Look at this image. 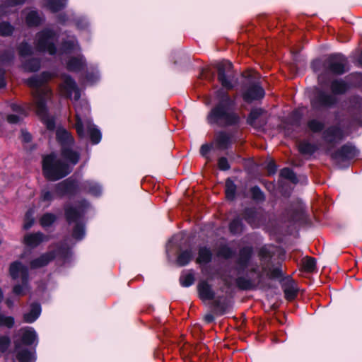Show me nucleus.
I'll list each match as a JSON object with an SVG mask.
<instances>
[{
	"label": "nucleus",
	"instance_id": "nucleus-1",
	"mask_svg": "<svg viewBox=\"0 0 362 362\" xmlns=\"http://www.w3.org/2000/svg\"><path fill=\"white\" fill-rule=\"evenodd\" d=\"M57 140L61 145V156L63 160L52 153L43 158L42 169L45 176L49 180H59L69 174L73 167L78 162L79 153L74 150V138L64 127H58Z\"/></svg>",
	"mask_w": 362,
	"mask_h": 362
},
{
	"label": "nucleus",
	"instance_id": "nucleus-2",
	"mask_svg": "<svg viewBox=\"0 0 362 362\" xmlns=\"http://www.w3.org/2000/svg\"><path fill=\"white\" fill-rule=\"evenodd\" d=\"M56 41V34L48 29L39 33L35 39L37 49L40 51L46 52L50 55L57 53L54 45ZM80 51V47L76 39L71 37L62 44L57 54L61 59L66 61V67L69 71L78 72L83 69L86 65L83 56L78 54Z\"/></svg>",
	"mask_w": 362,
	"mask_h": 362
},
{
	"label": "nucleus",
	"instance_id": "nucleus-3",
	"mask_svg": "<svg viewBox=\"0 0 362 362\" xmlns=\"http://www.w3.org/2000/svg\"><path fill=\"white\" fill-rule=\"evenodd\" d=\"M63 82L60 86L62 94L72 97L74 95V107L76 111V122L75 124L77 133L80 137H83L87 133L93 144H97L100 141L101 133L96 127L92 124L89 115L90 106L85 100H80V91L76 82L69 76L62 77Z\"/></svg>",
	"mask_w": 362,
	"mask_h": 362
},
{
	"label": "nucleus",
	"instance_id": "nucleus-4",
	"mask_svg": "<svg viewBox=\"0 0 362 362\" xmlns=\"http://www.w3.org/2000/svg\"><path fill=\"white\" fill-rule=\"evenodd\" d=\"M52 75L49 72H43L40 76H35L27 81L29 86L33 88V97L35 103V111L48 129H53L54 120L47 114L46 100L50 98V89L44 86V83L51 78Z\"/></svg>",
	"mask_w": 362,
	"mask_h": 362
},
{
	"label": "nucleus",
	"instance_id": "nucleus-5",
	"mask_svg": "<svg viewBox=\"0 0 362 362\" xmlns=\"http://www.w3.org/2000/svg\"><path fill=\"white\" fill-rule=\"evenodd\" d=\"M38 337L35 330L30 327L20 329L14 340L16 358L20 362H35V349Z\"/></svg>",
	"mask_w": 362,
	"mask_h": 362
},
{
	"label": "nucleus",
	"instance_id": "nucleus-6",
	"mask_svg": "<svg viewBox=\"0 0 362 362\" xmlns=\"http://www.w3.org/2000/svg\"><path fill=\"white\" fill-rule=\"evenodd\" d=\"M218 105L209 112L207 120L211 124L230 125L237 124L239 117L233 112V101L223 90L216 92Z\"/></svg>",
	"mask_w": 362,
	"mask_h": 362
},
{
	"label": "nucleus",
	"instance_id": "nucleus-7",
	"mask_svg": "<svg viewBox=\"0 0 362 362\" xmlns=\"http://www.w3.org/2000/svg\"><path fill=\"white\" fill-rule=\"evenodd\" d=\"M346 58L339 54H332L325 59H315L311 64L313 71L317 75L318 83L324 86L330 74H342L345 72Z\"/></svg>",
	"mask_w": 362,
	"mask_h": 362
},
{
	"label": "nucleus",
	"instance_id": "nucleus-8",
	"mask_svg": "<svg viewBox=\"0 0 362 362\" xmlns=\"http://www.w3.org/2000/svg\"><path fill=\"white\" fill-rule=\"evenodd\" d=\"M332 93L317 88L315 96L311 100L313 109L319 110L330 108L338 101L337 95L344 94L349 89L348 84L343 80H334L330 85Z\"/></svg>",
	"mask_w": 362,
	"mask_h": 362
},
{
	"label": "nucleus",
	"instance_id": "nucleus-9",
	"mask_svg": "<svg viewBox=\"0 0 362 362\" xmlns=\"http://www.w3.org/2000/svg\"><path fill=\"white\" fill-rule=\"evenodd\" d=\"M9 274L14 281H21L13 288V293L16 296H24L30 290L28 269L19 261L10 264Z\"/></svg>",
	"mask_w": 362,
	"mask_h": 362
},
{
	"label": "nucleus",
	"instance_id": "nucleus-10",
	"mask_svg": "<svg viewBox=\"0 0 362 362\" xmlns=\"http://www.w3.org/2000/svg\"><path fill=\"white\" fill-rule=\"evenodd\" d=\"M88 206V203L83 201L78 208L68 207L65 209V215L69 224H75L72 236L76 240H81L85 236L86 232L81 218L85 209Z\"/></svg>",
	"mask_w": 362,
	"mask_h": 362
},
{
	"label": "nucleus",
	"instance_id": "nucleus-11",
	"mask_svg": "<svg viewBox=\"0 0 362 362\" xmlns=\"http://www.w3.org/2000/svg\"><path fill=\"white\" fill-rule=\"evenodd\" d=\"M218 70V79L222 86L226 89H231L237 82L232 64L227 60H223L216 64Z\"/></svg>",
	"mask_w": 362,
	"mask_h": 362
},
{
	"label": "nucleus",
	"instance_id": "nucleus-12",
	"mask_svg": "<svg viewBox=\"0 0 362 362\" xmlns=\"http://www.w3.org/2000/svg\"><path fill=\"white\" fill-rule=\"evenodd\" d=\"M264 90L259 85V83L255 81L250 85L243 93L245 101L250 103L255 100H259L264 96Z\"/></svg>",
	"mask_w": 362,
	"mask_h": 362
},
{
	"label": "nucleus",
	"instance_id": "nucleus-13",
	"mask_svg": "<svg viewBox=\"0 0 362 362\" xmlns=\"http://www.w3.org/2000/svg\"><path fill=\"white\" fill-rule=\"evenodd\" d=\"M78 185L77 182L72 178H69L59 183L56 187V193L59 196L66 194L74 193L77 191Z\"/></svg>",
	"mask_w": 362,
	"mask_h": 362
},
{
	"label": "nucleus",
	"instance_id": "nucleus-14",
	"mask_svg": "<svg viewBox=\"0 0 362 362\" xmlns=\"http://www.w3.org/2000/svg\"><path fill=\"white\" fill-rule=\"evenodd\" d=\"M47 236L43 235L42 233H29L24 237V243L30 247H35L41 243L47 241Z\"/></svg>",
	"mask_w": 362,
	"mask_h": 362
},
{
	"label": "nucleus",
	"instance_id": "nucleus-15",
	"mask_svg": "<svg viewBox=\"0 0 362 362\" xmlns=\"http://www.w3.org/2000/svg\"><path fill=\"white\" fill-rule=\"evenodd\" d=\"M198 293L200 298L203 300H212L214 298L215 293L211 286L206 281H202L197 286Z\"/></svg>",
	"mask_w": 362,
	"mask_h": 362
},
{
	"label": "nucleus",
	"instance_id": "nucleus-16",
	"mask_svg": "<svg viewBox=\"0 0 362 362\" xmlns=\"http://www.w3.org/2000/svg\"><path fill=\"white\" fill-rule=\"evenodd\" d=\"M358 154V151L355 146L346 144L343 146L341 149L337 152L334 157L337 159L346 160L354 158Z\"/></svg>",
	"mask_w": 362,
	"mask_h": 362
},
{
	"label": "nucleus",
	"instance_id": "nucleus-17",
	"mask_svg": "<svg viewBox=\"0 0 362 362\" xmlns=\"http://www.w3.org/2000/svg\"><path fill=\"white\" fill-rule=\"evenodd\" d=\"M343 136L341 130L334 127L327 129L324 134L325 139L330 144H334L339 141L342 139Z\"/></svg>",
	"mask_w": 362,
	"mask_h": 362
},
{
	"label": "nucleus",
	"instance_id": "nucleus-18",
	"mask_svg": "<svg viewBox=\"0 0 362 362\" xmlns=\"http://www.w3.org/2000/svg\"><path fill=\"white\" fill-rule=\"evenodd\" d=\"M81 189L93 196H99L102 193L101 186L93 181L83 182L81 185Z\"/></svg>",
	"mask_w": 362,
	"mask_h": 362
},
{
	"label": "nucleus",
	"instance_id": "nucleus-19",
	"mask_svg": "<svg viewBox=\"0 0 362 362\" xmlns=\"http://www.w3.org/2000/svg\"><path fill=\"white\" fill-rule=\"evenodd\" d=\"M55 255L53 252H48L42 255L39 258L33 260L30 262V267L33 269H37L47 265L52 259H54Z\"/></svg>",
	"mask_w": 362,
	"mask_h": 362
},
{
	"label": "nucleus",
	"instance_id": "nucleus-20",
	"mask_svg": "<svg viewBox=\"0 0 362 362\" xmlns=\"http://www.w3.org/2000/svg\"><path fill=\"white\" fill-rule=\"evenodd\" d=\"M40 313V305L37 303L32 304L30 312L24 315V321L28 323H32L39 317Z\"/></svg>",
	"mask_w": 362,
	"mask_h": 362
},
{
	"label": "nucleus",
	"instance_id": "nucleus-21",
	"mask_svg": "<svg viewBox=\"0 0 362 362\" xmlns=\"http://www.w3.org/2000/svg\"><path fill=\"white\" fill-rule=\"evenodd\" d=\"M68 0H45L44 6L52 12H57L64 8Z\"/></svg>",
	"mask_w": 362,
	"mask_h": 362
},
{
	"label": "nucleus",
	"instance_id": "nucleus-22",
	"mask_svg": "<svg viewBox=\"0 0 362 362\" xmlns=\"http://www.w3.org/2000/svg\"><path fill=\"white\" fill-rule=\"evenodd\" d=\"M349 111L353 113L362 112V98L353 96L349 99Z\"/></svg>",
	"mask_w": 362,
	"mask_h": 362
},
{
	"label": "nucleus",
	"instance_id": "nucleus-23",
	"mask_svg": "<svg viewBox=\"0 0 362 362\" xmlns=\"http://www.w3.org/2000/svg\"><path fill=\"white\" fill-rule=\"evenodd\" d=\"M44 18L40 16L37 11L32 10L26 16V23L29 26H37L43 21Z\"/></svg>",
	"mask_w": 362,
	"mask_h": 362
},
{
	"label": "nucleus",
	"instance_id": "nucleus-24",
	"mask_svg": "<svg viewBox=\"0 0 362 362\" xmlns=\"http://www.w3.org/2000/svg\"><path fill=\"white\" fill-rule=\"evenodd\" d=\"M212 254L209 249L206 247L199 248L197 262L199 264H206L211 259Z\"/></svg>",
	"mask_w": 362,
	"mask_h": 362
},
{
	"label": "nucleus",
	"instance_id": "nucleus-25",
	"mask_svg": "<svg viewBox=\"0 0 362 362\" xmlns=\"http://www.w3.org/2000/svg\"><path fill=\"white\" fill-rule=\"evenodd\" d=\"M252 255V249L250 247H244L240 252L239 264L241 267L247 266L249 259Z\"/></svg>",
	"mask_w": 362,
	"mask_h": 362
},
{
	"label": "nucleus",
	"instance_id": "nucleus-26",
	"mask_svg": "<svg viewBox=\"0 0 362 362\" xmlns=\"http://www.w3.org/2000/svg\"><path fill=\"white\" fill-rule=\"evenodd\" d=\"M193 255L190 250H187L182 252L177 259V263L180 266H185L192 259Z\"/></svg>",
	"mask_w": 362,
	"mask_h": 362
},
{
	"label": "nucleus",
	"instance_id": "nucleus-27",
	"mask_svg": "<svg viewBox=\"0 0 362 362\" xmlns=\"http://www.w3.org/2000/svg\"><path fill=\"white\" fill-rule=\"evenodd\" d=\"M56 216L51 213L45 214L40 218V222L43 228L50 226L55 221Z\"/></svg>",
	"mask_w": 362,
	"mask_h": 362
},
{
	"label": "nucleus",
	"instance_id": "nucleus-28",
	"mask_svg": "<svg viewBox=\"0 0 362 362\" xmlns=\"http://www.w3.org/2000/svg\"><path fill=\"white\" fill-rule=\"evenodd\" d=\"M263 110L262 109H254L250 113L247 118V122L254 127H257V120L262 115Z\"/></svg>",
	"mask_w": 362,
	"mask_h": 362
},
{
	"label": "nucleus",
	"instance_id": "nucleus-29",
	"mask_svg": "<svg viewBox=\"0 0 362 362\" xmlns=\"http://www.w3.org/2000/svg\"><path fill=\"white\" fill-rule=\"evenodd\" d=\"M194 281V275L189 272L183 273L180 278V284L184 287L190 286L193 284Z\"/></svg>",
	"mask_w": 362,
	"mask_h": 362
},
{
	"label": "nucleus",
	"instance_id": "nucleus-30",
	"mask_svg": "<svg viewBox=\"0 0 362 362\" xmlns=\"http://www.w3.org/2000/svg\"><path fill=\"white\" fill-rule=\"evenodd\" d=\"M236 186L235 183L230 179L226 182V195L227 199H233L235 197Z\"/></svg>",
	"mask_w": 362,
	"mask_h": 362
},
{
	"label": "nucleus",
	"instance_id": "nucleus-31",
	"mask_svg": "<svg viewBox=\"0 0 362 362\" xmlns=\"http://www.w3.org/2000/svg\"><path fill=\"white\" fill-rule=\"evenodd\" d=\"M299 151L300 153H304V154H312L313 153L317 148L315 145L313 144H311L308 142H301L300 144H299Z\"/></svg>",
	"mask_w": 362,
	"mask_h": 362
},
{
	"label": "nucleus",
	"instance_id": "nucleus-32",
	"mask_svg": "<svg viewBox=\"0 0 362 362\" xmlns=\"http://www.w3.org/2000/svg\"><path fill=\"white\" fill-rule=\"evenodd\" d=\"M308 127L313 132H319L324 128V123L318 119H310L308 123Z\"/></svg>",
	"mask_w": 362,
	"mask_h": 362
},
{
	"label": "nucleus",
	"instance_id": "nucleus-33",
	"mask_svg": "<svg viewBox=\"0 0 362 362\" xmlns=\"http://www.w3.org/2000/svg\"><path fill=\"white\" fill-rule=\"evenodd\" d=\"M23 66L26 71H37L40 68V63L37 59H32L26 62Z\"/></svg>",
	"mask_w": 362,
	"mask_h": 362
},
{
	"label": "nucleus",
	"instance_id": "nucleus-34",
	"mask_svg": "<svg viewBox=\"0 0 362 362\" xmlns=\"http://www.w3.org/2000/svg\"><path fill=\"white\" fill-rule=\"evenodd\" d=\"M230 230L233 234H238L243 231V226L238 218L232 221L229 226Z\"/></svg>",
	"mask_w": 362,
	"mask_h": 362
},
{
	"label": "nucleus",
	"instance_id": "nucleus-35",
	"mask_svg": "<svg viewBox=\"0 0 362 362\" xmlns=\"http://www.w3.org/2000/svg\"><path fill=\"white\" fill-rule=\"evenodd\" d=\"M230 136L225 132H220L216 138L217 143L221 148H226L230 143Z\"/></svg>",
	"mask_w": 362,
	"mask_h": 362
},
{
	"label": "nucleus",
	"instance_id": "nucleus-36",
	"mask_svg": "<svg viewBox=\"0 0 362 362\" xmlns=\"http://www.w3.org/2000/svg\"><path fill=\"white\" fill-rule=\"evenodd\" d=\"M304 269L308 272H312L315 269L316 261L314 258L306 257L303 262Z\"/></svg>",
	"mask_w": 362,
	"mask_h": 362
},
{
	"label": "nucleus",
	"instance_id": "nucleus-37",
	"mask_svg": "<svg viewBox=\"0 0 362 362\" xmlns=\"http://www.w3.org/2000/svg\"><path fill=\"white\" fill-rule=\"evenodd\" d=\"M33 214H34V210L32 209H30L26 213L25 217V223L23 225L24 229L28 230L30 228H31V226L33 225V223H34Z\"/></svg>",
	"mask_w": 362,
	"mask_h": 362
},
{
	"label": "nucleus",
	"instance_id": "nucleus-38",
	"mask_svg": "<svg viewBox=\"0 0 362 362\" xmlns=\"http://www.w3.org/2000/svg\"><path fill=\"white\" fill-rule=\"evenodd\" d=\"M54 196L52 192L47 189H43L41 192L40 201L47 202L46 207L49 206L50 202L54 199Z\"/></svg>",
	"mask_w": 362,
	"mask_h": 362
},
{
	"label": "nucleus",
	"instance_id": "nucleus-39",
	"mask_svg": "<svg viewBox=\"0 0 362 362\" xmlns=\"http://www.w3.org/2000/svg\"><path fill=\"white\" fill-rule=\"evenodd\" d=\"M13 30V26L8 23H0V35L7 36L10 35Z\"/></svg>",
	"mask_w": 362,
	"mask_h": 362
},
{
	"label": "nucleus",
	"instance_id": "nucleus-40",
	"mask_svg": "<svg viewBox=\"0 0 362 362\" xmlns=\"http://www.w3.org/2000/svg\"><path fill=\"white\" fill-rule=\"evenodd\" d=\"M296 288L293 284L287 285L284 288L285 296L288 300H292L296 295Z\"/></svg>",
	"mask_w": 362,
	"mask_h": 362
},
{
	"label": "nucleus",
	"instance_id": "nucleus-41",
	"mask_svg": "<svg viewBox=\"0 0 362 362\" xmlns=\"http://www.w3.org/2000/svg\"><path fill=\"white\" fill-rule=\"evenodd\" d=\"M14 325V318L11 316H5L0 314V326L11 328Z\"/></svg>",
	"mask_w": 362,
	"mask_h": 362
},
{
	"label": "nucleus",
	"instance_id": "nucleus-42",
	"mask_svg": "<svg viewBox=\"0 0 362 362\" xmlns=\"http://www.w3.org/2000/svg\"><path fill=\"white\" fill-rule=\"evenodd\" d=\"M280 175L281 177L288 179L292 182H296L297 178L295 173L289 168H285L281 170Z\"/></svg>",
	"mask_w": 362,
	"mask_h": 362
},
{
	"label": "nucleus",
	"instance_id": "nucleus-43",
	"mask_svg": "<svg viewBox=\"0 0 362 362\" xmlns=\"http://www.w3.org/2000/svg\"><path fill=\"white\" fill-rule=\"evenodd\" d=\"M256 216V212L252 209H248L245 211V220L252 226H256L255 223V218Z\"/></svg>",
	"mask_w": 362,
	"mask_h": 362
},
{
	"label": "nucleus",
	"instance_id": "nucleus-44",
	"mask_svg": "<svg viewBox=\"0 0 362 362\" xmlns=\"http://www.w3.org/2000/svg\"><path fill=\"white\" fill-rule=\"evenodd\" d=\"M237 285L241 289H249L252 286V282L243 277H240L236 281Z\"/></svg>",
	"mask_w": 362,
	"mask_h": 362
},
{
	"label": "nucleus",
	"instance_id": "nucleus-45",
	"mask_svg": "<svg viewBox=\"0 0 362 362\" xmlns=\"http://www.w3.org/2000/svg\"><path fill=\"white\" fill-rule=\"evenodd\" d=\"M226 299H223V301L220 298H216L214 301V306L221 312V314L224 313L227 305L225 303Z\"/></svg>",
	"mask_w": 362,
	"mask_h": 362
},
{
	"label": "nucleus",
	"instance_id": "nucleus-46",
	"mask_svg": "<svg viewBox=\"0 0 362 362\" xmlns=\"http://www.w3.org/2000/svg\"><path fill=\"white\" fill-rule=\"evenodd\" d=\"M11 343L8 336H0V351L4 352L7 350Z\"/></svg>",
	"mask_w": 362,
	"mask_h": 362
},
{
	"label": "nucleus",
	"instance_id": "nucleus-47",
	"mask_svg": "<svg viewBox=\"0 0 362 362\" xmlns=\"http://www.w3.org/2000/svg\"><path fill=\"white\" fill-rule=\"evenodd\" d=\"M31 52V47L27 43H22L19 46V53L22 57H25Z\"/></svg>",
	"mask_w": 362,
	"mask_h": 362
},
{
	"label": "nucleus",
	"instance_id": "nucleus-48",
	"mask_svg": "<svg viewBox=\"0 0 362 362\" xmlns=\"http://www.w3.org/2000/svg\"><path fill=\"white\" fill-rule=\"evenodd\" d=\"M251 192L253 199L256 200H262L264 199V194L261 189L258 187H254L251 189Z\"/></svg>",
	"mask_w": 362,
	"mask_h": 362
},
{
	"label": "nucleus",
	"instance_id": "nucleus-49",
	"mask_svg": "<svg viewBox=\"0 0 362 362\" xmlns=\"http://www.w3.org/2000/svg\"><path fill=\"white\" fill-rule=\"evenodd\" d=\"M13 58V53L11 51L6 52L2 56H0V64H4L11 61Z\"/></svg>",
	"mask_w": 362,
	"mask_h": 362
},
{
	"label": "nucleus",
	"instance_id": "nucleus-50",
	"mask_svg": "<svg viewBox=\"0 0 362 362\" xmlns=\"http://www.w3.org/2000/svg\"><path fill=\"white\" fill-rule=\"evenodd\" d=\"M218 165L219 169L221 170H227L230 168L228 160L224 157L220 158L218 159Z\"/></svg>",
	"mask_w": 362,
	"mask_h": 362
},
{
	"label": "nucleus",
	"instance_id": "nucleus-51",
	"mask_svg": "<svg viewBox=\"0 0 362 362\" xmlns=\"http://www.w3.org/2000/svg\"><path fill=\"white\" fill-rule=\"evenodd\" d=\"M233 255V251L228 247L225 246L220 249L218 255L225 258H228Z\"/></svg>",
	"mask_w": 362,
	"mask_h": 362
},
{
	"label": "nucleus",
	"instance_id": "nucleus-52",
	"mask_svg": "<svg viewBox=\"0 0 362 362\" xmlns=\"http://www.w3.org/2000/svg\"><path fill=\"white\" fill-rule=\"evenodd\" d=\"M99 78L100 77H99V74L98 72L94 73L93 74H88L86 76V81H87V83H88L90 84H93L95 82H96L99 79Z\"/></svg>",
	"mask_w": 362,
	"mask_h": 362
},
{
	"label": "nucleus",
	"instance_id": "nucleus-53",
	"mask_svg": "<svg viewBox=\"0 0 362 362\" xmlns=\"http://www.w3.org/2000/svg\"><path fill=\"white\" fill-rule=\"evenodd\" d=\"M25 0H6L5 7H13L19 4H22Z\"/></svg>",
	"mask_w": 362,
	"mask_h": 362
},
{
	"label": "nucleus",
	"instance_id": "nucleus-54",
	"mask_svg": "<svg viewBox=\"0 0 362 362\" xmlns=\"http://www.w3.org/2000/svg\"><path fill=\"white\" fill-rule=\"evenodd\" d=\"M211 150V146L208 144H203L200 148V153L202 156L206 158L208 153Z\"/></svg>",
	"mask_w": 362,
	"mask_h": 362
},
{
	"label": "nucleus",
	"instance_id": "nucleus-55",
	"mask_svg": "<svg viewBox=\"0 0 362 362\" xmlns=\"http://www.w3.org/2000/svg\"><path fill=\"white\" fill-rule=\"evenodd\" d=\"M281 275H282V271H281V269L279 267L276 268H274V269H272L270 272V276L272 278H278V277L281 276Z\"/></svg>",
	"mask_w": 362,
	"mask_h": 362
},
{
	"label": "nucleus",
	"instance_id": "nucleus-56",
	"mask_svg": "<svg viewBox=\"0 0 362 362\" xmlns=\"http://www.w3.org/2000/svg\"><path fill=\"white\" fill-rule=\"evenodd\" d=\"M5 70L0 68V88H4L6 85L5 80Z\"/></svg>",
	"mask_w": 362,
	"mask_h": 362
},
{
	"label": "nucleus",
	"instance_id": "nucleus-57",
	"mask_svg": "<svg viewBox=\"0 0 362 362\" xmlns=\"http://www.w3.org/2000/svg\"><path fill=\"white\" fill-rule=\"evenodd\" d=\"M20 117L16 115H9L7 117V121L11 124H16L20 121Z\"/></svg>",
	"mask_w": 362,
	"mask_h": 362
},
{
	"label": "nucleus",
	"instance_id": "nucleus-58",
	"mask_svg": "<svg viewBox=\"0 0 362 362\" xmlns=\"http://www.w3.org/2000/svg\"><path fill=\"white\" fill-rule=\"evenodd\" d=\"M21 136H22V139L25 142H29L31 140V135L25 131H22Z\"/></svg>",
	"mask_w": 362,
	"mask_h": 362
},
{
	"label": "nucleus",
	"instance_id": "nucleus-59",
	"mask_svg": "<svg viewBox=\"0 0 362 362\" xmlns=\"http://www.w3.org/2000/svg\"><path fill=\"white\" fill-rule=\"evenodd\" d=\"M267 168L269 173L273 174L276 172V165L273 162H270L268 164Z\"/></svg>",
	"mask_w": 362,
	"mask_h": 362
},
{
	"label": "nucleus",
	"instance_id": "nucleus-60",
	"mask_svg": "<svg viewBox=\"0 0 362 362\" xmlns=\"http://www.w3.org/2000/svg\"><path fill=\"white\" fill-rule=\"evenodd\" d=\"M204 320H205L206 322L209 323V322H211L214 321V316L211 314H207V315H205Z\"/></svg>",
	"mask_w": 362,
	"mask_h": 362
},
{
	"label": "nucleus",
	"instance_id": "nucleus-61",
	"mask_svg": "<svg viewBox=\"0 0 362 362\" xmlns=\"http://www.w3.org/2000/svg\"><path fill=\"white\" fill-rule=\"evenodd\" d=\"M356 60L358 65L362 67V51L358 54Z\"/></svg>",
	"mask_w": 362,
	"mask_h": 362
},
{
	"label": "nucleus",
	"instance_id": "nucleus-62",
	"mask_svg": "<svg viewBox=\"0 0 362 362\" xmlns=\"http://www.w3.org/2000/svg\"><path fill=\"white\" fill-rule=\"evenodd\" d=\"M69 252V251L68 250L64 251V250H61L59 251V255H60L62 257H64L66 255H68Z\"/></svg>",
	"mask_w": 362,
	"mask_h": 362
},
{
	"label": "nucleus",
	"instance_id": "nucleus-63",
	"mask_svg": "<svg viewBox=\"0 0 362 362\" xmlns=\"http://www.w3.org/2000/svg\"><path fill=\"white\" fill-rule=\"evenodd\" d=\"M6 303L9 308H11L13 305V301L10 298H7Z\"/></svg>",
	"mask_w": 362,
	"mask_h": 362
},
{
	"label": "nucleus",
	"instance_id": "nucleus-64",
	"mask_svg": "<svg viewBox=\"0 0 362 362\" xmlns=\"http://www.w3.org/2000/svg\"><path fill=\"white\" fill-rule=\"evenodd\" d=\"M357 77H358V78L360 80V81H361V86H362V74H358L357 75Z\"/></svg>",
	"mask_w": 362,
	"mask_h": 362
}]
</instances>
